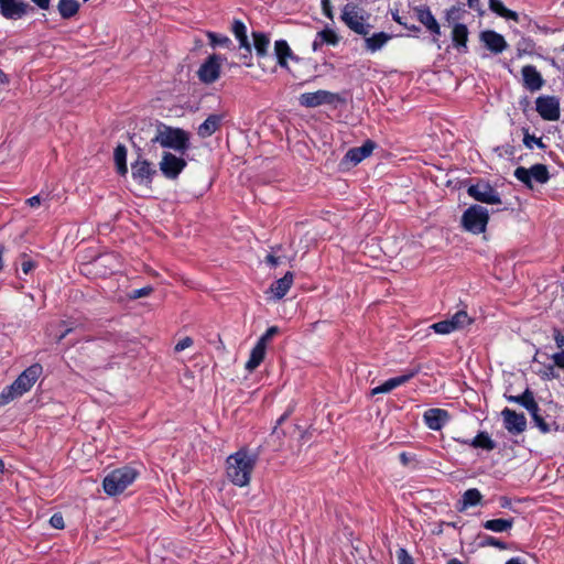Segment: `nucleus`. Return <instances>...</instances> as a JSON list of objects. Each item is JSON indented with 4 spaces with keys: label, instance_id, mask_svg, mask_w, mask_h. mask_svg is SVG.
Returning <instances> with one entry per match:
<instances>
[{
    "label": "nucleus",
    "instance_id": "obj_1",
    "mask_svg": "<svg viewBox=\"0 0 564 564\" xmlns=\"http://www.w3.org/2000/svg\"><path fill=\"white\" fill-rule=\"evenodd\" d=\"M259 455L247 448H241L229 455L226 459V474L228 479L238 487L249 485Z\"/></svg>",
    "mask_w": 564,
    "mask_h": 564
},
{
    "label": "nucleus",
    "instance_id": "obj_2",
    "mask_svg": "<svg viewBox=\"0 0 564 564\" xmlns=\"http://www.w3.org/2000/svg\"><path fill=\"white\" fill-rule=\"evenodd\" d=\"M151 141L152 143H159L162 148L172 149L181 154H184L191 148L188 132L164 123H159L155 137Z\"/></svg>",
    "mask_w": 564,
    "mask_h": 564
},
{
    "label": "nucleus",
    "instance_id": "obj_3",
    "mask_svg": "<svg viewBox=\"0 0 564 564\" xmlns=\"http://www.w3.org/2000/svg\"><path fill=\"white\" fill-rule=\"evenodd\" d=\"M139 475L140 471L130 465L116 468L104 478V491L111 497L120 495L133 484Z\"/></svg>",
    "mask_w": 564,
    "mask_h": 564
},
{
    "label": "nucleus",
    "instance_id": "obj_4",
    "mask_svg": "<svg viewBox=\"0 0 564 564\" xmlns=\"http://www.w3.org/2000/svg\"><path fill=\"white\" fill-rule=\"evenodd\" d=\"M35 383V365L28 367L12 384L0 392V406L7 405L17 398L22 397Z\"/></svg>",
    "mask_w": 564,
    "mask_h": 564
},
{
    "label": "nucleus",
    "instance_id": "obj_5",
    "mask_svg": "<svg viewBox=\"0 0 564 564\" xmlns=\"http://www.w3.org/2000/svg\"><path fill=\"white\" fill-rule=\"evenodd\" d=\"M488 221V209L481 205H471L463 213L460 224L464 230L479 235L486 231Z\"/></svg>",
    "mask_w": 564,
    "mask_h": 564
},
{
    "label": "nucleus",
    "instance_id": "obj_6",
    "mask_svg": "<svg viewBox=\"0 0 564 564\" xmlns=\"http://www.w3.org/2000/svg\"><path fill=\"white\" fill-rule=\"evenodd\" d=\"M299 102L305 108H316L322 105L345 104L346 98L338 93L319 89L313 93H304L299 97Z\"/></svg>",
    "mask_w": 564,
    "mask_h": 564
},
{
    "label": "nucleus",
    "instance_id": "obj_7",
    "mask_svg": "<svg viewBox=\"0 0 564 564\" xmlns=\"http://www.w3.org/2000/svg\"><path fill=\"white\" fill-rule=\"evenodd\" d=\"M514 176L518 181L522 182L527 187L532 188V181L539 184H545L550 180V173L544 164H534L527 169L519 166L514 171Z\"/></svg>",
    "mask_w": 564,
    "mask_h": 564
},
{
    "label": "nucleus",
    "instance_id": "obj_8",
    "mask_svg": "<svg viewBox=\"0 0 564 564\" xmlns=\"http://www.w3.org/2000/svg\"><path fill=\"white\" fill-rule=\"evenodd\" d=\"M226 58L218 54L208 56L197 70L198 79L206 85L215 83L221 70V64Z\"/></svg>",
    "mask_w": 564,
    "mask_h": 564
},
{
    "label": "nucleus",
    "instance_id": "obj_9",
    "mask_svg": "<svg viewBox=\"0 0 564 564\" xmlns=\"http://www.w3.org/2000/svg\"><path fill=\"white\" fill-rule=\"evenodd\" d=\"M535 110L543 120L557 121L561 117L560 98L542 95L535 99Z\"/></svg>",
    "mask_w": 564,
    "mask_h": 564
},
{
    "label": "nucleus",
    "instance_id": "obj_10",
    "mask_svg": "<svg viewBox=\"0 0 564 564\" xmlns=\"http://www.w3.org/2000/svg\"><path fill=\"white\" fill-rule=\"evenodd\" d=\"M341 20L359 35L366 36L369 33L370 25L365 23L364 17L359 13V8L354 3H347L343 8Z\"/></svg>",
    "mask_w": 564,
    "mask_h": 564
},
{
    "label": "nucleus",
    "instance_id": "obj_11",
    "mask_svg": "<svg viewBox=\"0 0 564 564\" xmlns=\"http://www.w3.org/2000/svg\"><path fill=\"white\" fill-rule=\"evenodd\" d=\"M473 319L466 311L456 312L451 318L434 323L430 326L436 334L447 335L471 324Z\"/></svg>",
    "mask_w": 564,
    "mask_h": 564
},
{
    "label": "nucleus",
    "instance_id": "obj_12",
    "mask_svg": "<svg viewBox=\"0 0 564 564\" xmlns=\"http://www.w3.org/2000/svg\"><path fill=\"white\" fill-rule=\"evenodd\" d=\"M186 161L171 152H163L159 163L160 171L169 180H175L186 167Z\"/></svg>",
    "mask_w": 564,
    "mask_h": 564
},
{
    "label": "nucleus",
    "instance_id": "obj_13",
    "mask_svg": "<svg viewBox=\"0 0 564 564\" xmlns=\"http://www.w3.org/2000/svg\"><path fill=\"white\" fill-rule=\"evenodd\" d=\"M467 194L475 200L486 204H500L499 193L487 182H478L467 188Z\"/></svg>",
    "mask_w": 564,
    "mask_h": 564
},
{
    "label": "nucleus",
    "instance_id": "obj_14",
    "mask_svg": "<svg viewBox=\"0 0 564 564\" xmlns=\"http://www.w3.org/2000/svg\"><path fill=\"white\" fill-rule=\"evenodd\" d=\"M131 174L138 184L148 186L156 175V170L148 160L139 158L131 163Z\"/></svg>",
    "mask_w": 564,
    "mask_h": 564
},
{
    "label": "nucleus",
    "instance_id": "obj_15",
    "mask_svg": "<svg viewBox=\"0 0 564 564\" xmlns=\"http://www.w3.org/2000/svg\"><path fill=\"white\" fill-rule=\"evenodd\" d=\"M505 429L513 435L520 434L525 431L527 419L523 413L506 408L501 412Z\"/></svg>",
    "mask_w": 564,
    "mask_h": 564
},
{
    "label": "nucleus",
    "instance_id": "obj_16",
    "mask_svg": "<svg viewBox=\"0 0 564 564\" xmlns=\"http://www.w3.org/2000/svg\"><path fill=\"white\" fill-rule=\"evenodd\" d=\"M521 76L522 86L531 93L540 90L545 84L544 78L534 65H524L521 69Z\"/></svg>",
    "mask_w": 564,
    "mask_h": 564
},
{
    "label": "nucleus",
    "instance_id": "obj_17",
    "mask_svg": "<svg viewBox=\"0 0 564 564\" xmlns=\"http://www.w3.org/2000/svg\"><path fill=\"white\" fill-rule=\"evenodd\" d=\"M419 373V368L411 369L405 373L390 378L386 380L382 384L375 387L371 390V395H376L379 393H389L393 389L409 382L412 378H414Z\"/></svg>",
    "mask_w": 564,
    "mask_h": 564
},
{
    "label": "nucleus",
    "instance_id": "obj_18",
    "mask_svg": "<svg viewBox=\"0 0 564 564\" xmlns=\"http://www.w3.org/2000/svg\"><path fill=\"white\" fill-rule=\"evenodd\" d=\"M449 417L448 411L440 408L429 409L423 414L425 425L433 431L442 430L449 421Z\"/></svg>",
    "mask_w": 564,
    "mask_h": 564
},
{
    "label": "nucleus",
    "instance_id": "obj_19",
    "mask_svg": "<svg viewBox=\"0 0 564 564\" xmlns=\"http://www.w3.org/2000/svg\"><path fill=\"white\" fill-rule=\"evenodd\" d=\"M29 4L22 0H0V13L11 20H18L28 12Z\"/></svg>",
    "mask_w": 564,
    "mask_h": 564
},
{
    "label": "nucleus",
    "instance_id": "obj_20",
    "mask_svg": "<svg viewBox=\"0 0 564 564\" xmlns=\"http://www.w3.org/2000/svg\"><path fill=\"white\" fill-rule=\"evenodd\" d=\"M376 148L377 143L368 139L362 143V145L349 149L345 154L344 160L346 162L352 163L354 165H357L358 163L370 156Z\"/></svg>",
    "mask_w": 564,
    "mask_h": 564
},
{
    "label": "nucleus",
    "instance_id": "obj_21",
    "mask_svg": "<svg viewBox=\"0 0 564 564\" xmlns=\"http://www.w3.org/2000/svg\"><path fill=\"white\" fill-rule=\"evenodd\" d=\"M480 41L494 54L502 53L508 46L505 37L492 30L482 31Z\"/></svg>",
    "mask_w": 564,
    "mask_h": 564
},
{
    "label": "nucleus",
    "instance_id": "obj_22",
    "mask_svg": "<svg viewBox=\"0 0 564 564\" xmlns=\"http://www.w3.org/2000/svg\"><path fill=\"white\" fill-rule=\"evenodd\" d=\"M468 35L469 31L464 23H454L452 28L451 39L454 48L462 54L468 53Z\"/></svg>",
    "mask_w": 564,
    "mask_h": 564
},
{
    "label": "nucleus",
    "instance_id": "obj_23",
    "mask_svg": "<svg viewBox=\"0 0 564 564\" xmlns=\"http://www.w3.org/2000/svg\"><path fill=\"white\" fill-rule=\"evenodd\" d=\"M456 443L462 445H468L474 448H481L485 451H492L497 447L496 442L485 431L479 432L474 438L467 440L462 437H454Z\"/></svg>",
    "mask_w": 564,
    "mask_h": 564
},
{
    "label": "nucleus",
    "instance_id": "obj_24",
    "mask_svg": "<svg viewBox=\"0 0 564 564\" xmlns=\"http://www.w3.org/2000/svg\"><path fill=\"white\" fill-rule=\"evenodd\" d=\"M223 115H209L204 122L197 128V133L200 138L205 139L213 135L221 126Z\"/></svg>",
    "mask_w": 564,
    "mask_h": 564
},
{
    "label": "nucleus",
    "instance_id": "obj_25",
    "mask_svg": "<svg viewBox=\"0 0 564 564\" xmlns=\"http://www.w3.org/2000/svg\"><path fill=\"white\" fill-rule=\"evenodd\" d=\"M294 275L288 271L281 279L274 281L271 284L270 291L273 294L274 300L283 299L293 284Z\"/></svg>",
    "mask_w": 564,
    "mask_h": 564
},
{
    "label": "nucleus",
    "instance_id": "obj_26",
    "mask_svg": "<svg viewBox=\"0 0 564 564\" xmlns=\"http://www.w3.org/2000/svg\"><path fill=\"white\" fill-rule=\"evenodd\" d=\"M274 55L282 68H288V58L297 59L285 40L275 41Z\"/></svg>",
    "mask_w": 564,
    "mask_h": 564
},
{
    "label": "nucleus",
    "instance_id": "obj_27",
    "mask_svg": "<svg viewBox=\"0 0 564 564\" xmlns=\"http://www.w3.org/2000/svg\"><path fill=\"white\" fill-rule=\"evenodd\" d=\"M267 347L263 344L257 343L251 349L248 361L246 362V370L252 372L257 369L265 357Z\"/></svg>",
    "mask_w": 564,
    "mask_h": 564
},
{
    "label": "nucleus",
    "instance_id": "obj_28",
    "mask_svg": "<svg viewBox=\"0 0 564 564\" xmlns=\"http://www.w3.org/2000/svg\"><path fill=\"white\" fill-rule=\"evenodd\" d=\"M506 399L511 403H518L527 409L529 412L536 409V401L534 400L533 392L527 388L520 395H506Z\"/></svg>",
    "mask_w": 564,
    "mask_h": 564
},
{
    "label": "nucleus",
    "instance_id": "obj_29",
    "mask_svg": "<svg viewBox=\"0 0 564 564\" xmlns=\"http://www.w3.org/2000/svg\"><path fill=\"white\" fill-rule=\"evenodd\" d=\"M391 39V35L384 32H378L365 39V47L367 51L375 53L381 50L387 42Z\"/></svg>",
    "mask_w": 564,
    "mask_h": 564
},
{
    "label": "nucleus",
    "instance_id": "obj_30",
    "mask_svg": "<svg viewBox=\"0 0 564 564\" xmlns=\"http://www.w3.org/2000/svg\"><path fill=\"white\" fill-rule=\"evenodd\" d=\"M513 518L509 519H491L481 523L482 528L496 533L508 532L513 527Z\"/></svg>",
    "mask_w": 564,
    "mask_h": 564
},
{
    "label": "nucleus",
    "instance_id": "obj_31",
    "mask_svg": "<svg viewBox=\"0 0 564 564\" xmlns=\"http://www.w3.org/2000/svg\"><path fill=\"white\" fill-rule=\"evenodd\" d=\"M482 499L481 492L477 488H470L467 489L459 501L460 507L458 508L459 511H464L469 507L477 506L480 503Z\"/></svg>",
    "mask_w": 564,
    "mask_h": 564
},
{
    "label": "nucleus",
    "instance_id": "obj_32",
    "mask_svg": "<svg viewBox=\"0 0 564 564\" xmlns=\"http://www.w3.org/2000/svg\"><path fill=\"white\" fill-rule=\"evenodd\" d=\"M414 13L419 22L422 23L426 30L438 23L427 6L421 4L415 7Z\"/></svg>",
    "mask_w": 564,
    "mask_h": 564
},
{
    "label": "nucleus",
    "instance_id": "obj_33",
    "mask_svg": "<svg viewBox=\"0 0 564 564\" xmlns=\"http://www.w3.org/2000/svg\"><path fill=\"white\" fill-rule=\"evenodd\" d=\"M113 161L118 174L124 176L128 173L127 165V148L123 144H118L113 151Z\"/></svg>",
    "mask_w": 564,
    "mask_h": 564
},
{
    "label": "nucleus",
    "instance_id": "obj_34",
    "mask_svg": "<svg viewBox=\"0 0 564 564\" xmlns=\"http://www.w3.org/2000/svg\"><path fill=\"white\" fill-rule=\"evenodd\" d=\"M232 32L236 39L239 41L241 48H245L248 53H251V44L247 36V28L243 22L235 20L232 24Z\"/></svg>",
    "mask_w": 564,
    "mask_h": 564
},
{
    "label": "nucleus",
    "instance_id": "obj_35",
    "mask_svg": "<svg viewBox=\"0 0 564 564\" xmlns=\"http://www.w3.org/2000/svg\"><path fill=\"white\" fill-rule=\"evenodd\" d=\"M57 10L63 19H70L77 14L79 2L77 0H59Z\"/></svg>",
    "mask_w": 564,
    "mask_h": 564
},
{
    "label": "nucleus",
    "instance_id": "obj_36",
    "mask_svg": "<svg viewBox=\"0 0 564 564\" xmlns=\"http://www.w3.org/2000/svg\"><path fill=\"white\" fill-rule=\"evenodd\" d=\"M253 46L259 57H264L268 54V47L270 45V39L262 32H253Z\"/></svg>",
    "mask_w": 564,
    "mask_h": 564
},
{
    "label": "nucleus",
    "instance_id": "obj_37",
    "mask_svg": "<svg viewBox=\"0 0 564 564\" xmlns=\"http://www.w3.org/2000/svg\"><path fill=\"white\" fill-rule=\"evenodd\" d=\"M207 37L209 40V45L213 46V47L229 48L232 45V41L228 36L224 35V34H218V33H215V32H208L207 33Z\"/></svg>",
    "mask_w": 564,
    "mask_h": 564
},
{
    "label": "nucleus",
    "instance_id": "obj_38",
    "mask_svg": "<svg viewBox=\"0 0 564 564\" xmlns=\"http://www.w3.org/2000/svg\"><path fill=\"white\" fill-rule=\"evenodd\" d=\"M57 328L58 329L56 330L53 328V326L47 328L48 336L53 337L56 341H61L74 330V328L68 326L65 322H59Z\"/></svg>",
    "mask_w": 564,
    "mask_h": 564
},
{
    "label": "nucleus",
    "instance_id": "obj_39",
    "mask_svg": "<svg viewBox=\"0 0 564 564\" xmlns=\"http://www.w3.org/2000/svg\"><path fill=\"white\" fill-rule=\"evenodd\" d=\"M317 37L319 39L321 42H323V44H327V45H336L339 41L337 34L330 30V29H324L319 32H317Z\"/></svg>",
    "mask_w": 564,
    "mask_h": 564
},
{
    "label": "nucleus",
    "instance_id": "obj_40",
    "mask_svg": "<svg viewBox=\"0 0 564 564\" xmlns=\"http://www.w3.org/2000/svg\"><path fill=\"white\" fill-rule=\"evenodd\" d=\"M540 408L536 405V409L534 411H530V415L532 416V420L534 424L539 427V430L542 433H549L551 431L550 424H547L544 419L540 415Z\"/></svg>",
    "mask_w": 564,
    "mask_h": 564
},
{
    "label": "nucleus",
    "instance_id": "obj_41",
    "mask_svg": "<svg viewBox=\"0 0 564 564\" xmlns=\"http://www.w3.org/2000/svg\"><path fill=\"white\" fill-rule=\"evenodd\" d=\"M479 545L482 546V547H486V546H494V547H497V549H500V550H506L507 549V543L492 536V535H484L481 536V540L479 542Z\"/></svg>",
    "mask_w": 564,
    "mask_h": 564
},
{
    "label": "nucleus",
    "instance_id": "obj_42",
    "mask_svg": "<svg viewBox=\"0 0 564 564\" xmlns=\"http://www.w3.org/2000/svg\"><path fill=\"white\" fill-rule=\"evenodd\" d=\"M17 265L21 268L24 274H29L34 268V262L29 254L21 253L17 259Z\"/></svg>",
    "mask_w": 564,
    "mask_h": 564
},
{
    "label": "nucleus",
    "instance_id": "obj_43",
    "mask_svg": "<svg viewBox=\"0 0 564 564\" xmlns=\"http://www.w3.org/2000/svg\"><path fill=\"white\" fill-rule=\"evenodd\" d=\"M523 144L528 149H533V145H536L539 149L546 148V145L543 143L541 138H536L535 135L530 134L528 131H525V133H524Z\"/></svg>",
    "mask_w": 564,
    "mask_h": 564
},
{
    "label": "nucleus",
    "instance_id": "obj_44",
    "mask_svg": "<svg viewBox=\"0 0 564 564\" xmlns=\"http://www.w3.org/2000/svg\"><path fill=\"white\" fill-rule=\"evenodd\" d=\"M460 19V9L457 8V7H451L449 9L446 10L445 12V20L452 24V26L454 25V23H459Z\"/></svg>",
    "mask_w": 564,
    "mask_h": 564
},
{
    "label": "nucleus",
    "instance_id": "obj_45",
    "mask_svg": "<svg viewBox=\"0 0 564 564\" xmlns=\"http://www.w3.org/2000/svg\"><path fill=\"white\" fill-rule=\"evenodd\" d=\"M152 292H153V288L151 285H147V286H143L141 289L132 290L129 293V297L131 300H138V299H141V297L150 295Z\"/></svg>",
    "mask_w": 564,
    "mask_h": 564
},
{
    "label": "nucleus",
    "instance_id": "obj_46",
    "mask_svg": "<svg viewBox=\"0 0 564 564\" xmlns=\"http://www.w3.org/2000/svg\"><path fill=\"white\" fill-rule=\"evenodd\" d=\"M397 561L398 564H414L413 557L404 547L397 551Z\"/></svg>",
    "mask_w": 564,
    "mask_h": 564
},
{
    "label": "nucleus",
    "instance_id": "obj_47",
    "mask_svg": "<svg viewBox=\"0 0 564 564\" xmlns=\"http://www.w3.org/2000/svg\"><path fill=\"white\" fill-rule=\"evenodd\" d=\"M280 329L278 326L269 327L265 333L258 339L257 343L263 344L267 347V343L272 339L273 336L279 334Z\"/></svg>",
    "mask_w": 564,
    "mask_h": 564
},
{
    "label": "nucleus",
    "instance_id": "obj_48",
    "mask_svg": "<svg viewBox=\"0 0 564 564\" xmlns=\"http://www.w3.org/2000/svg\"><path fill=\"white\" fill-rule=\"evenodd\" d=\"M48 523L52 528L54 529H57V530H61L64 528L65 523H64V518L62 516V513L57 512V513H54L50 520H48Z\"/></svg>",
    "mask_w": 564,
    "mask_h": 564
},
{
    "label": "nucleus",
    "instance_id": "obj_49",
    "mask_svg": "<svg viewBox=\"0 0 564 564\" xmlns=\"http://www.w3.org/2000/svg\"><path fill=\"white\" fill-rule=\"evenodd\" d=\"M427 31L432 35V42L437 45V48H441L440 37L442 35L441 26L438 23L431 26V29H427Z\"/></svg>",
    "mask_w": 564,
    "mask_h": 564
},
{
    "label": "nucleus",
    "instance_id": "obj_50",
    "mask_svg": "<svg viewBox=\"0 0 564 564\" xmlns=\"http://www.w3.org/2000/svg\"><path fill=\"white\" fill-rule=\"evenodd\" d=\"M553 339L558 349H564V329L553 328Z\"/></svg>",
    "mask_w": 564,
    "mask_h": 564
},
{
    "label": "nucleus",
    "instance_id": "obj_51",
    "mask_svg": "<svg viewBox=\"0 0 564 564\" xmlns=\"http://www.w3.org/2000/svg\"><path fill=\"white\" fill-rule=\"evenodd\" d=\"M192 345H193V339L191 337L186 336V337L182 338L181 340H178V343L174 347V351L181 352L184 349L191 347Z\"/></svg>",
    "mask_w": 564,
    "mask_h": 564
},
{
    "label": "nucleus",
    "instance_id": "obj_52",
    "mask_svg": "<svg viewBox=\"0 0 564 564\" xmlns=\"http://www.w3.org/2000/svg\"><path fill=\"white\" fill-rule=\"evenodd\" d=\"M551 359L554 362V366L564 370V349H560V351L553 354Z\"/></svg>",
    "mask_w": 564,
    "mask_h": 564
},
{
    "label": "nucleus",
    "instance_id": "obj_53",
    "mask_svg": "<svg viewBox=\"0 0 564 564\" xmlns=\"http://www.w3.org/2000/svg\"><path fill=\"white\" fill-rule=\"evenodd\" d=\"M321 4L324 15L328 19H333V6L330 0H322Z\"/></svg>",
    "mask_w": 564,
    "mask_h": 564
},
{
    "label": "nucleus",
    "instance_id": "obj_54",
    "mask_svg": "<svg viewBox=\"0 0 564 564\" xmlns=\"http://www.w3.org/2000/svg\"><path fill=\"white\" fill-rule=\"evenodd\" d=\"M489 6L490 9L499 15H501V12L506 9L500 0H489Z\"/></svg>",
    "mask_w": 564,
    "mask_h": 564
},
{
    "label": "nucleus",
    "instance_id": "obj_55",
    "mask_svg": "<svg viewBox=\"0 0 564 564\" xmlns=\"http://www.w3.org/2000/svg\"><path fill=\"white\" fill-rule=\"evenodd\" d=\"M468 7L479 13H482V4L480 0H467Z\"/></svg>",
    "mask_w": 564,
    "mask_h": 564
},
{
    "label": "nucleus",
    "instance_id": "obj_56",
    "mask_svg": "<svg viewBox=\"0 0 564 564\" xmlns=\"http://www.w3.org/2000/svg\"><path fill=\"white\" fill-rule=\"evenodd\" d=\"M391 17L393 19V21H395L398 24L402 25V26H406V21L403 17H401L397 11H391Z\"/></svg>",
    "mask_w": 564,
    "mask_h": 564
},
{
    "label": "nucleus",
    "instance_id": "obj_57",
    "mask_svg": "<svg viewBox=\"0 0 564 564\" xmlns=\"http://www.w3.org/2000/svg\"><path fill=\"white\" fill-rule=\"evenodd\" d=\"M544 379H554L557 378V375L554 371V366H547L544 375L542 376Z\"/></svg>",
    "mask_w": 564,
    "mask_h": 564
},
{
    "label": "nucleus",
    "instance_id": "obj_58",
    "mask_svg": "<svg viewBox=\"0 0 564 564\" xmlns=\"http://www.w3.org/2000/svg\"><path fill=\"white\" fill-rule=\"evenodd\" d=\"M500 17H503V18H507V19H511V20H514L517 21L518 20V14L517 12L510 10V9H505V11L501 12V15Z\"/></svg>",
    "mask_w": 564,
    "mask_h": 564
},
{
    "label": "nucleus",
    "instance_id": "obj_59",
    "mask_svg": "<svg viewBox=\"0 0 564 564\" xmlns=\"http://www.w3.org/2000/svg\"><path fill=\"white\" fill-rule=\"evenodd\" d=\"M265 262L271 267H276L279 264V258L274 257L273 254H268L265 257Z\"/></svg>",
    "mask_w": 564,
    "mask_h": 564
},
{
    "label": "nucleus",
    "instance_id": "obj_60",
    "mask_svg": "<svg viewBox=\"0 0 564 564\" xmlns=\"http://www.w3.org/2000/svg\"><path fill=\"white\" fill-rule=\"evenodd\" d=\"M323 42L319 41V39L317 37V35L315 36L313 43H312V48L314 52L321 50L323 47Z\"/></svg>",
    "mask_w": 564,
    "mask_h": 564
},
{
    "label": "nucleus",
    "instance_id": "obj_61",
    "mask_svg": "<svg viewBox=\"0 0 564 564\" xmlns=\"http://www.w3.org/2000/svg\"><path fill=\"white\" fill-rule=\"evenodd\" d=\"M506 564H527L525 560L519 557V556H516V557H511L510 560H508L506 562Z\"/></svg>",
    "mask_w": 564,
    "mask_h": 564
},
{
    "label": "nucleus",
    "instance_id": "obj_62",
    "mask_svg": "<svg viewBox=\"0 0 564 564\" xmlns=\"http://www.w3.org/2000/svg\"><path fill=\"white\" fill-rule=\"evenodd\" d=\"M50 7V0H37V8L47 10Z\"/></svg>",
    "mask_w": 564,
    "mask_h": 564
},
{
    "label": "nucleus",
    "instance_id": "obj_63",
    "mask_svg": "<svg viewBox=\"0 0 564 564\" xmlns=\"http://www.w3.org/2000/svg\"><path fill=\"white\" fill-rule=\"evenodd\" d=\"M7 83H9V78H8L7 74L2 69H0V84H7Z\"/></svg>",
    "mask_w": 564,
    "mask_h": 564
},
{
    "label": "nucleus",
    "instance_id": "obj_64",
    "mask_svg": "<svg viewBox=\"0 0 564 564\" xmlns=\"http://www.w3.org/2000/svg\"><path fill=\"white\" fill-rule=\"evenodd\" d=\"M510 505H511L510 499H508L507 497H502V498H501V507H502V508H509V507H510Z\"/></svg>",
    "mask_w": 564,
    "mask_h": 564
}]
</instances>
